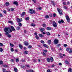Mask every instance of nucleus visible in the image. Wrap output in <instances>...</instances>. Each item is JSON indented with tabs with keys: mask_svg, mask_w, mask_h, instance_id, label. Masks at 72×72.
Listing matches in <instances>:
<instances>
[{
	"mask_svg": "<svg viewBox=\"0 0 72 72\" xmlns=\"http://www.w3.org/2000/svg\"><path fill=\"white\" fill-rule=\"evenodd\" d=\"M4 31L6 33H5V35H6V34H7V35H9V33L12 32V30L9 27L7 28L5 27L4 29Z\"/></svg>",
	"mask_w": 72,
	"mask_h": 72,
	"instance_id": "obj_1",
	"label": "nucleus"
},
{
	"mask_svg": "<svg viewBox=\"0 0 72 72\" xmlns=\"http://www.w3.org/2000/svg\"><path fill=\"white\" fill-rule=\"evenodd\" d=\"M57 10H58V12L60 14V15H63V13H62V12H63V10H60V9L59 8H57Z\"/></svg>",
	"mask_w": 72,
	"mask_h": 72,
	"instance_id": "obj_2",
	"label": "nucleus"
},
{
	"mask_svg": "<svg viewBox=\"0 0 72 72\" xmlns=\"http://www.w3.org/2000/svg\"><path fill=\"white\" fill-rule=\"evenodd\" d=\"M30 14H36V11L32 9H30Z\"/></svg>",
	"mask_w": 72,
	"mask_h": 72,
	"instance_id": "obj_3",
	"label": "nucleus"
},
{
	"mask_svg": "<svg viewBox=\"0 0 72 72\" xmlns=\"http://www.w3.org/2000/svg\"><path fill=\"white\" fill-rule=\"evenodd\" d=\"M53 25L54 27H57V23L55 21H53Z\"/></svg>",
	"mask_w": 72,
	"mask_h": 72,
	"instance_id": "obj_4",
	"label": "nucleus"
},
{
	"mask_svg": "<svg viewBox=\"0 0 72 72\" xmlns=\"http://www.w3.org/2000/svg\"><path fill=\"white\" fill-rule=\"evenodd\" d=\"M66 20L68 22H69V21H70V19L69 17V16H68V15H67L66 16Z\"/></svg>",
	"mask_w": 72,
	"mask_h": 72,
	"instance_id": "obj_5",
	"label": "nucleus"
},
{
	"mask_svg": "<svg viewBox=\"0 0 72 72\" xmlns=\"http://www.w3.org/2000/svg\"><path fill=\"white\" fill-rule=\"evenodd\" d=\"M17 20L18 23H20V22H21V21H22V19H20L19 18H17Z\"/></svg>",
	"mask_w": 72,
	"mask_h": 72,
	"instance_id": "obj_6",
	"label": "nucleus"
},
{
	"mask_svg": "<svg viewBox=\"0 0 72 72\" xmlns=\"http://www.w3.org/2000/svg\"><path fill=\"white\" fill-rule=\"evenodd\" d=\"M24 44L25 46H28L29 45V43H28V42L27 41H25L24 42Z\"/></svg>",
	"mask_w": 72,
	"mask_h": 72,
	"instance_id": "obj_7",
	"label": "nucleus"
},
{
	"mask_svg": "<svg viewBox=\"0 0 72 72\" xmlns=\"http://www.w3.org/2000/svg\"><path fill=\"white\" fill-rule=\"evenodd\" d=\"M58 43V40L57 39H55L54 40V43L55 44H57Z\"/></svg>",
	"mask_w": 72,
	"mask_h": 72,
	"instance_id": "obj_8",
	"label": "nucleus"
},
{
	"mask_svg": "<svg viewBox=\"0 0 72 72\" xmlns=\"http://www.w3.org/2000/svg\"><path fill=\"white\" fill-rule=\"evenodd\" d=\"M26 15V12H23L22 14L21 15V17H23V16L24 15Z\"/></svg>",
	"mask_w": 72,
	"mask_h": 72,
	"instance_id": "obj_9",
	"label": "nucleus"
},
{
	"mask_svg": "<svg viewBox=\"0 0 72 72\" xmlns=\"http://www.w3.org/2000/svg\"><path fill=\"white\" fill-rule=\"evenodd\" d=\"M64 21L62 19H61V20H59L58 21V23L59 24H61V23H64Z\"/></svg>",
	"mask_w": 72,
	"mask_h": 72,
	"instance_id": "obj_10",
	"label": "nucleus"
},
{
	"mask_svg": "<svg viewBox=\"0 0 72 72\" xmlns=\"http://www.w3.org/2000/svg\"><path fill=\"white\" fill-rule=\"evenodd\" d=\"M13 4H14V5H15L16 6H18V2L17 1H14Z\"/></svg>",
	"mask_w": 72,
	"mask_h": 72,
	"instance_id": "obj_11",
	"label": "nucleus"
},
{
	"mask_svg": "<svg viewBox=\"0 0 72 72\" xmlns=\"http://www.w3.org/2000/svg\"><path fill=\"white\" fill-rule=\"evenodd\" d=\"M12 30V31H15V29H14V28L13 26H10Z\"/></svg>",
	"mask_w": 72,
	"mask_h": 72,
	"instance_id": "obj_12",
	"label": "nucleus"
},
{
	"mask_svg": "<svg viewBox=\"0 0 72 72\" xmlns=\"http://www.w3.org/2000/svg\"><path fill=\"white\" fill-rule=\"evenodd\" d=\"M40 30V32H43V31H45V29L43 28H42L41 29L39 28Z\"/></svg>",
	"mask_w": 72,
	"mask_h": 72,
	"instance_id": "obj_13",
	"label": "nucleus"
},
{
	"mask_svg": "<svg viewBox=\"0 0 72 72\" xmlns=\"http://www.w3.org/2000/svg\"><path fill=\"white\" fill-rule=\"evenodd\" d=\"M43 45L44 47L46 48H48V47H49V46H48V45L46 44H43Z\"/></svg>",
	"mask_w": 72,
	"mask_h": 72,
	"instance_id": "obj_14",
	"label": "nucleus"
},
{
	"mask_svg": "<svg viewBox=\"0 0 72 72\" xmlns=\"http://www.w3.org/2000/svg\"><path fill=\"white\" fill-rule=\"evenodd\" d=\"M50 60H51V62H53L54 61V59L53 57H51L50 58Z\"/></svg>",
	"mask_w": 72,
	"mask_h": 72,
	"instance_id": "obj_15",
	"label": "nucleus"
},
{
	"mask_svg": "<svg viewBox=\"0 0 72 72\" xmlns=\"http://www.w3.org/2000/svg\"><path fill=\"white\" fill-rule=\"evenodd\" d=\"M39 36L40 37H44V35H42V34H39Z\"/></svg>",
	"mask_w": 72,
	"mask_h": 72,
	"instance_id": "obj_16",
	"label": "nucleus"
},
{
	"mask_svg": "<svg viewBox=\"0 0 72 72\" xmlns=\"http://www.w3.org/2000/svg\"><path fill=\"white\" fill-rule=\"evenodd\" d=\"M65 63H66V64H70V63H69V62H68V61H67V60H66L65 61Z\"/></svg>",
	"mask_w": 72,
	"mask_h": 72,
	"instance_id": "obj_17",
	"label": "nucleus"
},
{
	"mask_svg": "<svg viewBox=\"0 0 72 72\" xmlns=\"http://www.w3.org/2000/svg\"><path fill=\"white\" fill-rule=\"evenodd\" d=\"M19 47L21 49H22L23 48V46H22L21 44L19 45Z\"/></svg>",
	"mask_w": 72,
	"mask_h": 72,
	"instance_id": "obj_18",
	"label": "nucleus"
},
{
	"mask_svg": "<svg viewBox=\"0 0 72 72\" xmlns=\"http://www.w3.org/2000/svg\"><path fill=\"white\" fill-rule=\"evenodd\" d=\"M51 40H49L47 42L49 45H50V44H51Z\"/></svg>",
	"mask_w": 72,
	"mask_h": 72,
	"instance_id": "obj_19",
	"label": "nucleus"
},
{
	"mask_svg": "<svg viewBox=\"0 0 72 72\" xmlns=\"http://www.w3.org/2000/svg\"><path fill=\"white\" fill-rule=\"evenodd\" d=\"M46 60L48 62H50V59L49 58H47Z\"/></svg>",
	"mask_w": 72,
	"mask_h": 72,
	"instance_id": "obj_20",
	"label": "nucleus"
},
{
	"mask_svg": "<svg viewBox=\"0 0 72 72\" xmlns=\"http://www.w3.org/2000/svg\"><path fill=\"white\" fill-rule=\"evenodd\" d=\"M31 26H32V27H35L36 26V25L35 24L33 23H32L31 24Z\"/></svg>",
	"mask_w": 72,
	"mask_h": 72,
	"instance_id": "obj_21",
	"label": "nucleus"
},
{
	"mask_svg": "<svg viewBox=\"0 0 72 72\" xmlns=\"http://www.w3.org/2000/svg\"><path fill=\"white\" fill-rule=\"evenodd\" d=\"M6 35H7L8 36V37H9V38H10V37H12V35L10 34H6Z\"/></svg>",
	"mask_w": 72,
	"mask_h": 72,
	"instance_id": "obj_22",
	"label": "nucleus"
},
{
	"mask_svg": "<svg viewBox=\"0 0 72 72\" xmlns=\"http://www.w3.org/2000/svg\"><path fill=\"white\" fill-rule=\"evenodd\" d=\"M46 29H47V30H48V31H50V30H51V28L49 27H48Z\"/></svg>",
	"mask_w": 72,
	"mask_h": 72,
	"instance_id": "obj_23",
	"label": "nucleus"
},
{
	"mask_svg": "<svg viewBox=\"0 0 72 72\" xmlns=\"http://www.w3.org/2000/svg\"><path fill=\"white\" fill-rule=\"evenodd\" d=\"M69 53L70 54L72 53V49L70 48V51H69Z\"/></svg>",
	"mask_w": 72,
	"mask_h": 72,
	"instance_id": "obj_24",
	"label": "nucleus"
},
{
	"mask_svg": "<svg viewBox=\"0 0 72 72\" xmlns=\"http://www.w3.org/2000/svg\"><path fill=\"white\" fill-rule=\"evenodd\" d=\"M16 30H21V27L20 26H17L16 28Z\"/></svg>",
	"mask_w": 72,
	"mask_h": 72,
	"instance_id": "obj_25",
	"label": "nucleus"
},
{
	"mask_svg": "<svg viewBox=\"0 0 72 72\" xmlns=\"http://www.w3.org/2000/svg\"><path fill=\"white\" fill-rule=\"evenodd\" d=\"M51 3H53V6H55V3L54 2V1H51Z\"/></svg>",
	"mask_w": 72,
	"mask_h": 72,
	"instance_id": "obj_26",
	"label": "nucleus"
},
{
	"mask_svg": "<svg viewBox=\"0 0 72 72\" xmlns=\"http://www.w3.org/2000/svg\"><path fill=\"white\" fill-rule=\"evenodd\" d=\"M5 5H6V6H8L9 5V3L6 2L5 3Z\"/></svg>",
	"mask_w": 72,
	"mask_h": 72,
	"instance_id": "obj_27",
	"label": "nucleus"
},
{
	"mask_svg": "<svg viewBox=\"0 0 72 72\" xmlns=\"http://www.w3.org/2000/svg\"><path fill=\"white\" fill-rule=\"evenodd\" d=\"M14 71L15 72H17V68L15 67L14 68Z\"/></svg>",
	"mask_w": 72,
	"mask_h": 72,
	"instance_id": "obj_28",
	"label": "nucleus"
},
{
	"mask_svg": "<svg viewBox=\"0 0 72 72\" xmlns=\"http://www.w3.org/2000/svg\"><path fill=\"white\" fill-rule=\"evenodd\" d=\"M24 53L25 54H28V52L27 51H24Z\"/></svg>",
	"mask_w": 72,
	"mask_h": 72,
	"instance_id": "obj_29",
	"label": "nucleus"
},
{
	"mask_svg": "<svg viewBox=\"0 0 72 72\" xmlns=\"http://www.w3.org/2000/svg\"><path fill=\"white\" fill-rule=\"evenodd\" d=\"M49 18V15H46L45 16V18L47 19L48 18Z\"/></svg>",
	"mask_w": 72,
	"mask_h": 72,
	"instance_id": "obj_30",
	"label": "nucleus"
},
{
	"mask_svg": "<svg viewBox=\"0 0 72 72\" xmlns=\"http://www.w3.org/2000/svg\"><path fill=\"white\" fill-rule=\"evenodd\" d=\"M40 42L41 43V44H45V42L43 40H41Z\"/></svg>",
	"mask_w": 72,
	"mask_h": 72,
	"instance_id": "obj_31",
	"label": "nucleus"
},
{
	"mask_svg": "<svg viewBox=\"0 0 72 72\" xmlns=\"http://www.w3.org/2000/svg\"><path fill=\"white\" fill-rule=\"evenodd\" d=\"M46 34L47 35H48V36H49L50 35V33H49V32H46Z\"/></svg>",
	"mask_w": 72,
	"mask_h": 72,
	"instance_id": "obj_32",
	"label": "nucleus"
},
{
	"mask_svg": "<svg viewBox=\"0 0 72 72\" xmlns=\"http://www.w3.org/2000/svg\"><path fill=\"white\" fill-rule=\"evenodd\" d=\"M18 24L20 27H22V23H21L19 22Z\"/></svg>",
	"mask_w": 72,
	"mask_h": 72,
	"instance_id": "obj_33",
	"label": "nucleus"
},
{
	"mask_svg": "<svg viewBox=\"0 0 72 72\" xmlns=\"http://www.w3.org/2000/svg\"><path fill=\"white\" fill-rule=\"evenodd\" d=\"M42 54L43 55H44V56H45V57H46V54L44 52H43L42 53Z\"/></svg>",
	"mask_w": 72,
	"mask_h": 72,
	"instance_id": "obj_34",
	"label": "nucleus"
},
{
	"mask_svg": "<svg viewBox=\"0 0 72 72\" xmlns=\"http://www.w3.org/2000/svg\"><path fill=\"white\" fill-rule=\"evenodd\" d=\"M71 68H69L68 70V72H71Z\"/></svg>",
	"mask_w": 72,
	"mask_h": 72,
	"instance_id": "obj_35",
	"label": "nucleus"
},
{
	"mask_svg": "<svg viewBox=\"0 0 72 72\" xmlns=\"http://www.w3.org/2000/svg\"><path fill=\"white\" fill-rule=\"evenodd\" d=\"M35 37L37 40H39V36L38 35H36Z\"/></svg>",
	"mask_w": 72,
	"mask_h": 72,
	"instance_id": "obj_36",
	"label": "nucleus"
},
{
	"mask_svg": "<svg viewBox=\"0 0 72 72\" xmlns=\"http://www.w3.org/2000/svg\"><path fill=\"white\" fill-rule=\"evenodd\" d=\"M42 26L44 27H45L46 26V24H43Z\"/></svg>",
	"mask_w": 72,
	"mask_h": 72,
	"instance_id": "obj_37",
	"label": "nucleus"
},
{
	"mask_svg": "<svg viewBox=\"0 0 72 72\" xmlns=\"http://www.w3.org/2000/svg\"><path fill=\"white\" fill-rule=\"evenodd\" d=\"M15 60L17 63L18 62H19V58H17Z\"/></svg>",
	"mask_w": 72,
	"mask_h": 72,
	"instance_id": "obj_38",
	"label": "nucleus"
},
{
	"mask_svg": "<svg viewBox=\"0 0 72 72\" xmlns=\"http://www.w3.org/2000/svg\"><path fill=\"white\" fill-rule=\"evenodd\" d=\"M3 17V14H2L1 13H0V17Z\"/></svg>",
	"mask_w": 72,
	"mask_h": 72,
	"instance_id": "obj_39",
	"label": "nucleus"
},
{
	"mask_svg": "<svg viewBox=\"0 0 72 72\" xmlns=\"http://www.w3.org/2000/svg\"><path fill=\"white\" fill-rule=\"evenodd\" d=\"M25 19L26 20H29V19H30V18L28 17H26L25 18Z\"/></svg>",
	"mask_w": 72,
	"mask_h": 72,
	"instance_id": "obj_40",
	"label": "nucleus"
},
{
	"mask_svg": "<svg viewBox=\"0 0 72 72\" xmlns=\"http://www.w3.org/2000/svg\"><path fill=\"white\" fill-rule=\"evenodd\" d=\"M3 67H5V68H6V67H8V65H4L3 66Z\"/></svg>",
	"mask_w": 72,
	"mask_h": 72,
	"instance_id": "obj_41",
	"label": "nucleus"
},
{
	"mask_svg": "<svg viewBox=\"0 0 72 72\" xmlns=\"http://www.w3.org/2000/svg\"><path fill=\"white\" fill-rule=\"evenodd\" d=\"M3 13H4L5 14H6V11L5 10H4L3 11Z\"/></svg>",
	"mask_w": 72,
	"mask_h": 72,
	"instance_id": "obj_42",
	"label": "nucleus"
},
{
	"mask_svg": "<svg viewBox=\"0 0 72 72\" xmlns=\"http://www.w3.org/2000/svg\"><path fill=\"white\" fill-rule=\"evenodd\" d=\"M3 51V49L2 48H0V51L2 52Z\"/></svg>",
	"mask_w": 72,
	"mask_h": 72,
	"instance_id": "obj_43",
	"label": "nucleus"
},
{
	"mask_svg": "<svg viewBox=\"0 0 72 72\" xmlns=\"http://www.w3.org/2000/svg\"><path fill=\"white\" fill-rule=\"evenodd\" d=\"M10 45L11 46H12V47H13V46H14V45L13 44H12L11 43H10Z\"/></svg>",
	"mask_w": 72,
	"mask_h": 72,
	"instance_id": "obj_44",
	"label": "nucleus"
},
{
	"mask_svg": "<svg viewBox=\"0 0 72 72\" xmlns=\"http://www.w3.org/2000/svg\"><path fill=\"white\" fill-rule=\"evenodd\" d=\"M26 66L28 68H30V67H31V66H30L29 65H26Z\"/></svg>",
	"mask_w": 72,
	"mask_h": 72,
	"instance_id": "obj_45",
	"label": "nucleus"
},
{
	"mask_svg": "<svg viewBox=\"0 0 72 72\" xmlns=\"http://www.w3.org/2000/svg\"><path fill=\"white\" fill-rule=\"evenodd\" d=\"M69 50H70V48H67L66 49V51H69Z\"/></svg>",
	"mask_w": 72,
	"mask_h": 72,
	"instance_id": "obj_46",
	"label": "nucleus"
},
{
	"mask_svg": "<svg viewBox=\"0 0 72 72\" xmlns=\"http://www.w3.org/2000/svg\"><path fill=\"white\" fill-rule=\"evenodd\" d=\"M8 22L9 23H12V21H8Z\"/></svg>",
	"mask_w": 72,
	"mask_h": 72,
	"instance_id": "obj_47",
	"label": "nucleus"
},
{
	"mask_svg": "<svg viewBox=\"0 0 72 72\" xmlns=\"http://www.w3.org/2000/svg\"><path fill=\"white\" fill-rule=\"evenodd\" d=\"M3 72H6V69H3Z\"/></svg>",
	"mask_w": 72,
	"mask_h": 72,
	"instance_id": "obj_48",
	"label": "nucleus"
},
{
	"mask_svg": "<svg viewBox=\"0 0 72 72\" xmlns=\"http://www.w3.org/2000/svg\"><path fill=\"white\" fill-rule=\"evenodd\" d=\"M14 9L13 8H11V12H13V11H14Z\"/></svg>",
	"mask_w": 72,
	"mask_h": 72,
	"instance_id": "obj_49",
	"label": "nucleus"
},
{
	"mask_svg": "<svg viewBox=\"0 0 72 72\" xmlns=\"http://www.w3.org/2000/svg\"><path fill=\"white\" fill-rule=\"evenodd\" d=\"M53 16L54 17H56V14L55 13H54L53 14Z\"/></svg>",
	"mask_w": 72,
	"mask_h": 72,
	"instance_id": "obj_50",
	"label": "nucleus"
},
{
	"mask_svg": "<svg viewBox=\"0 0 72 72\" xmlns=\"http://www.w3.org/2000/svg\"><path fill=\"white\" fill-rule=\"evenodd\" d=\"M38 8L39 9V10H41V9H42V8H41V7H38Z\"/></svg>",
	"mask_w": 72,
	"mask_h": 72,
	"instance_id": "obj_51",
	"label": "nucleus"
},
{
	"mask_svg": "<svg viewBox=\"0 0 72 72\" xmlns=\"http://www.w3.org/2000/svg\"><path fill=\"white\" fill-rule=\"evenodd\" d=\"M11 51L12 52L14 51V49H13V48H11Z\"/></svg>",
	"mask_w": 72,
	"mask_h": 72,
	"instance_id": "obj_52",
	"label": "nucleus"
},
{
	"mask_svg": "<svg viewBox=\"0 0 72 72\" xmlns=\"http://www.w3.org/2000/svg\"><path fill=\"white\" fill-rule=\"evenodd\" d=\"M3 63V62L2 61H0V64H2Z\"/></svg>",
	"mask_w": 72,
	"mask_h": 72,
	"instance_id": "obj_53",
	"label": "nucleus"
},
{
	"mask_svg": "<svg viewBox=\"0 0 72 72\" xmlns=\"http://www.w3.org/2000/svg\"><path fill=\"white\" fill-rule=\"evenodd\" d=\"M43 51L44 53H47V50H43Z\"/></svg>",
	"mask_w": 72,
	"mask_h": 72,
	"instance_id": "obj_54",
	"label": "nucleus"
},
{
	"mask_svg": "<svg viewBox=\"0 0 72 72\" xmlns=\"http://www.w3.org/2000/svg\"><path fill=\"white\" fill-rule=\"evenodd\" d=\"M49 16L50 17H52V16H53V14H50Z\"/></svg>",
	"mask_w": 72,
	"mask_h": 72,
	"instance_id": "obj_55",
	"label": "nucleus"
},
{
	"mask_svg": "<svg viewBox=\"0 0 72 72\" xmlns=\"http://www.w3.org/2000/svg\"><path fill=\"white\" fill-rule=\"evenodd\" d=\"M32 1L34 2V3H36V0H32Z\"/></svg>",
	"mask_w": 72,
	"mask_h": 72,
	"instance_id": "obj_56",
	"label": "nucleus"
},
{
	"mask_svg": "<svg viewBox=\"0 0 72 72\" xmlns=\"http://www.w3.org/2000/svg\"><path fill=\"white\" fill-rule=\"evenodd\" d=\"M28 48L29 49H30L31 48H32V46H30L29 45L28 46Z\"/></svg>",
	"mask_w": 72,
	"mask_h": 72,
	"instance_id": "obj_57",
	"label": "nucleus"
},
{
	"mask_svg": "<svg viewBox=\"0 0 72 72\" xmlns=\"http://www.w3.org/2000/svg\"><path fill=\"white\" fill-rule=\"evenodd\" d=\"M0 46H3V44L1 43H0Z\"/></svg>",
	"mask_w": 72,
	"mask_h": 72,
	"instance_id": "obj_58",
	"label": "nucleus"
},
{
	"mask_svg": "<svg viewBox=\"0 0 72 72\" xmlns=\"http://www.w3.org/2000/svg\"><path fill=\"white\" fill-rule=\"evenodd\" d=\"M64 47H67V44H64Z\"/></svg>",
	"mask_w": 72,
	"mask_h": 72,
	"instance_id": "obj_59",
	"label": "nucleus"
},
{
	"mask_svg": "<svg viewBox=\"0 0 72 72\" xmlns=\"http://www.w3.org/2000/svg\"><path fill=\"white\" fill-rule=\"evenodd\" d=\"M11 62H14V60H13V59H11Z\"/></svg>",
	"mask_w": 72,
	"mask_h": 72,
	"instance_id": "obj_60",
	"label": "nucleus"
},
{
	"mask_svg": "<svg viewBox=\"0 0 72 72\" xmlns=\"http://www.w3.org/2000/svg\"><path fill=\"white\" fill-rule=\"evenodd\" d=\"M47 72H51L50 71V70L49 69H48L47 70Z\"/></svg>",
	"mask_w": 72,
	"mask_h": 72,
	"instance_id": "obj_61",
	"label": "nucleus"
},
{
	"mask_svg": "<svg viewBox=\"0 0 72 72\" xmlns=\"http://www.w3.org/2000/svg\"><path fill=\"white\" fill-rule=\"evenodd\" d=\"M38 47H39V48H42L40 45H38Z\"/></svg>",
	"mask_w": 72,
	"mask_h": 72,
	"instance_id": "obj_62",
	"label": "nucleus"
},
{
	"mask_svg": "<svg viewBox=\"0 0 72 72\" xmlns=\"http://www.w3.org/2000/svg\"><path fill=\"white\" fill-rule=\"evenodd\" d=\"M63 4L64 5H66V4H67V3L66 2H63Z\"/></svg>",
	"mask_w": 72,
	"mask_h": 72,
	"instance_id": "obj_63",
	"label": "nucleus"
},
{
	"mask_svg": "<svg viewBox=\"0 0 72 72\" xmlns=\"http://www.w3.org/2000/svg\"><path fill=\"white\" fill-rule=\"evenodd\" d=\"M34 34L35 35H37V33L35 32L34 33Z\"/></svg>",
	"mask_w": 72,
	"mask_h": 72,
	"instance_id": "obj_64",
	"label": "nucleus"
}]
</instances>
